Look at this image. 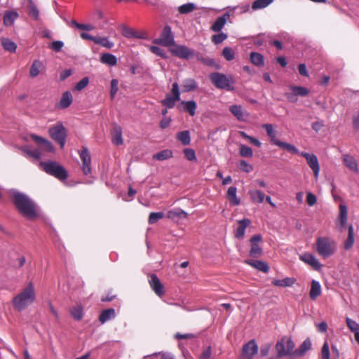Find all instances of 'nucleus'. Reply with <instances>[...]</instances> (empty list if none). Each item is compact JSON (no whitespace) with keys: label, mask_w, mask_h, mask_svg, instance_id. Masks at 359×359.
<instances>
[{"label":"nucleus","mask_w":359,"mask_h":359,"mask_svg":"<svg viewBox=\"0 0 359 359\" xmlns=\"http://www.w3.org/2000/svg\"><path fill=\"white\" fill-rule=\"evenodd\" d=\"M298 154L305 158L308 165L313 172L315 178L317 179L320 173V165L317 156L314 154H309L304 151L301 153L299 151Z\"/></svg>","instance_id":"nucleus-14"},{"label":"nucleus","mask_w":359,"mask_h":359,"mask_svg":"<svg viewBox=\"0 0 359 359\" xmlns=\"http://www.w3.org/2000/svg\"><path fill=\"white\" fill-rule=\"evenodd\" d=\"M315 249L318 255L323 258L332 257L337 251V243L327 236L318 237L316 238Z\"/></svg>","instance_id":"nucleus-3"},{"label":"nucleus","mask_w":359,"mask_h":359,"mask_svg":"<svg viewBox=\"0 0 359 359\" xmlns=\"http://www.w3.org/2000/svg\"><path fill=\"white\" fill-rule=\"evenodd\" d=\"M172 151L170 149H164L153 155L152 158L157 161H164L172 158Z\"/></svg>","instance_id":"nucleus-38"},{"label":"nucleus","mask_w":359,"mask_h":359,"mask_svg":"<svg viewBox=\"0 0 359 359\" xmlns=\"http://www.w3.org/2000/svg\"><path fill=\"white\" fill-rule=\"evenodd\" d=\"M317 202L316 196L311 192H308L306 194V203L309 206L314 205Z\"/></svg>","instance_id":"nucleus-63"},{"label":"nucleus","mask_w":359,"mask_h":359,"mask_svg":"<svg viewBox=\"0 0 359 359\" xmlns=\"http://www.w3.org/2000/svg\"><path fill=\"white\" fill-rule=\"evenodd\" d=\"M210 79L212 84L217 88L231 90L233 89L232 84L234 81L232 77H228L225 74L215 72L210 75Z\"/></svg>","instance_id":"nucleus-8"},{"label":"nucleus","mask_w":359,"mask_h":359,"mask_svg":"<svg viewBox=\"0 0 359 359\" xmlns=\"http://www.w3.org/2000/svg\"><path fill=\"white\" fill-rule=\"evenodd\" d=\"M72 100H73V98H72V95L71 93L69 91L65 92L62 94V97L60 100V103H59L60 107L62 109L67 108L68 107H69L71 105Z\"/></svg>","instance_id":"nucleus-34"},{"label":"nucleus","mask_w":359,"mask_h":359,"mask_svg":"<svg viewBox=\"0 0 359 359\" xmlns=\"http://www.w3.org/2000/svg\"><path fill=\"white\" fill-rule=\"evenodd\" d=\"M29 15L34 20H38L39 17V12L37 7L34 5L32 0H29Z\"/></svg>","instance_id":"nucleus-54"},{"label":"nucleus","mask_w":359,"mask_h":359,"mask_svg":"<svg viewBox=\"0 0 359 359\" xmlns=\"http://www.w3.org/2000/svg\"><path fill=\"white\" fill-rule=\"evenodd\" d=\"M294 343L290 337H283L276 345L277 357L282 358L286 355L293 356Z\"/></svg>","instance_id":"nucleus-7"},{"label":"nucleus","mask_w":359,"mask_h":359,"mask_svg":"<svg viewBox=\"0 0 359 359\" xmlns=\"http://www.w3.org/2000/svg\"><path fill=\"white\" fill-rule=\"evenodd\" d=\"M262 241V236L261 234H257L253 236L250 239V250L249 252L250 256L252 257H259L263 254V250L259 245L260 242Z\"/></svg>","instance_id":"nucleus-13"},{"label":"nucleus","mask_w":359,"mask_h":359,"mask_svg":"<svg viewBox=\"0 0 359 359\" xmlns=\"http://www.w3.org/2000/svg\"><path fill=\"white\" fill-rule=\"evenodd\" d=\"M154 43L170 47L175 43L174 36L170 26H165L159 38L153 41Z\"/></svg>","instance_id":"nucleus-9"},{"label":"nucleus","mask_w":359,"mask_h":359,"mask_svg":"<svg viewBox=\"0 0 359 359\" xmlns=\"http://www.w3.org/2000/svg\"><path fill=\"white\" fill-rule=\"evenodd\" d=\"M72 316L76 320H81L83 317V310L81 306H76L70 309Z\"/></svg>","instance_id":"nucleus-52"},{"label":"nucleus","mask_w":359,"mask_h":359,"mask_svg":"<svg viewBox=\"0 0 359 359\" xmlns=\"http://www.w3.org/2000/svg\"><path fill=\"white\" fill-rule=\"evenodd\" d=\"M48 134L53 140L60 144L61 149L64 148L67 133L62 122H57L50 127Z\"/></svg>","instance_id":"nucleus-6"},{"label":"nucleus","mask_w":359,"mask_h":359,"mask_svg":"<svg viewBox=\"0 0 359 359\" xmlns=\"http://www.w3.org/2000/svg\"><path fill=\"white\" fill-rule=\"evenodd\" d=\"M237 188L231 186L229 187L226 193V198L232 205H238L241 203V199L237 196Z\"/></svg>","instance_id":"nucleus-25"},{"label":"nucleus","mask_w":359,"mask_h":359,"mask_svg":"<svg viewBox=\"0 0 359 359\" xmlns=\"http://www.w3.org/2000/svg\"><path fill=\"white\" fill-rule=\"evenodd\" d=\"M239 154L244 158H251L253 156L252 149L245 144H240Z\"/></svg>","instance_id":"nucleus-47"},{"label":"nucleus","mask_w":359,"mask_h":359,"mask_svg":"<svg viewBox=\"0 0 359 359\" xmlns=\"http://www.w3.org/2000/svg\"><path fill=\"white\" fill-rule=\"evenodd\" d=\"M295 281L294 278L287 277L281 280H273L272 284L275 286L285 287L292 286Z\"/></svg>","instance_id":"nucleus-35"},{"label":"nucleus","mask_w":359,"mask_h":359,"mask_svg":"<svg viewBox=\"0 0 359 359\" xmlns=\"http://www.w3.org/2000/svg\"><path fill=\"white\" fill-rule=\"evenodd\" d=\"M100 62L109 66H115L117 64V58L113 54L103 53L100 56Z\"/></svg>","instance_id":"nucleus-32"},{"label":"nucleus","mask_w":359,"mask_h":359,"mask_svg":"<svg viewBox=\"0 0 359 359\" xmlns=\"http://www.w3.org/2000/svg\"><path fill=\"white\" fill-rule=\"evenodd\" d=\"M163 217L164 213L163 212H151L149 216L148 222L149 224H154Z\"/></svg>","instance_id":"nucleus-51"},{"label":"nucleus","mask_w":359,"mask_h":359,"mask_svg":"<svg viewBox=\"0 0 359 359\" xmlns=\"http://www.w3.org/2000/svg\"><path fill=\"white\" fill-rule=\"evenodd\" d=\"M32 139L34 140L39 146L46 151L53 152L54 147L53 144L48 140L38 136L36 135H32Z\"/></svg>","instance_id":"nucleus-21"},{"label":"nucleus","mask_w":359,"mask_h":359,"mask_svg":"<svg viewBox=\"0 0 359 359\" xmlns=\"http://www.w3.org/2000/svg\"><path fill=\"white\" fill-rule=\"evenodd\" d=\"M258 352V346L255 339H251L243 346L240 359H252Z\"/></svg>","instance_id":"nucleus-11"},{"label":"nucleus","mask_w":359,"mask_h":359,"mask_svg":"<svg viewBox=\"0 0 359 359\" xmlns=\"http://www.w3.org/2000/svg\"><path fill=\"white\" fill-rule=\"evenodd\" d=\"M111 88H110V97L114 99L118 90V81L117 79H112L111 81Z\"/></svg>","instance_id":"nucleus-60"},{"label":"nucleus","mask_w":359,"mask_h":359,"mask_svg":"<svg viewBox=\"0 0 359 359\" xmlns=\"http://www.w3.org/2000/svg\"><path fill=\"white\" fill-rule=\"evenodd\" d=\"M230 16V13L226 12L222 15L218 17L215 22L211 25L210 29L215 32H219L226 25L227 20H229Z\"/></svg>","instance_id":"nucleus-19"},{"label":"nucleus","mask_w":359,"mask_h":359,"mask_svg":"<svg viewBox=\"0 0 359 359\" xmlns=\"http://www.w3.org/2000/svg\"><path fill=\"white\" fill-rule=\"evenodd\" d=\"M63 46H64V43L62 41H53L50 44V48L55 52H60L61 50V49L62 48Z\"/></svg>","instance_id":"nucleus-64"},{"label":"nucleus","mask_w":359,"mask_h":359,"mask_svg":"<svg viewBox=\"0 0 359 359\" xmlns=\"http://www.w3.org/2000/svg\"><path fill=\"white\" fill-rule=\"evenodd\" d=\"M88 77H84L76 84L74 90L76 91H81L84 89L88 85Z\"/></svg>","instance_id":"nucleus-57"},{"label":"nucleus","mask_w":359,"mask_h":359,"mask_svg":"<svg viewBox=\"0 0 359 359\" xmlns=\"http://www.w3.org/2000/svg\"><path fill=\"white\" fill-rule=\"evenodd\" d=\"M354 230L352 224L348 226V238L344 242V248L346 250L351 249L354 244Z\"/></svg>","instance_id":"nucleus-40"},{"label":"nucleus","mask_w":359,"mask_h":359,"mask_svg":"<svg viewBox=\"0 0 359 359\" xmlns=\"http://www.w3.org/2000/svg\"><path fill=\"white\" fill-rule=\"evenodd\" d=\"M222 55L227 61H231L235 57V53L230 47L224 48Z\"/></svg>","instance_id":"nucleus-55"},{"label":"nucleus","mask_w":359,"mask_h":359,"mask_svg":"<svg viewBox=\"0 0 359 359\" xmlns=\"http://www.w3.org/2000/svg\"><path fill=\"white\" fill-rule=\"evenodd\" d=\"M171 93L172 95L167 94L165 99L161 101V104L167 108H173L176 102L180 100V93L177 83H172Z\"/></svg>","instance_id":"nucleus-10"},{"label":"nucleus","mask_w":359,"mask_h":359,"mask_svg":"<svg viewBox=\"0 0 359 359\" xmlns=\"http://www.w3.org/2000/svg\"><path fill=\"white\" fill-rule=\"evenodd\" d=\"M341 161L344 165L351 171L358 173V165L356 159L351 154H343L341 155Z\"/></svg>","instance_id":"nucleus-16"},{"label":"nucleus","mask_w":359,"mask_h":359,"mask_svg":"<svg viewBox=\"0 0 359 359\" xmlns=\"http://www.w3.org/2000/svg\"><path fill=\"white\" fill-rule=\"evenodd\" d=\"M346 322L351 331L354 332L355 333L359 331V324L356 321L347 317L346 318Z\"/></svg>","instance_id":"nucleus-56"},{"label":"nucleus","mask_w":359,"mask_h":359,"mask_svg":"<svg viewBox=\"0 0 359 359\" xmlns=\"http://www.w3.org/2000/svg\"><path fill=\"white\" fill-rule=\"evenodd\" d=\"M322 293V287L318 280H312L311 283V289L309 291V297L311 300H316Z\"/></svg>","instance_id":"nucleus-24"},{"label":"nucleus","mask_w":359,"mask_h":359,"mask_svg":"<svg viewBox=\"0 0 359 359\" xmlns=\"http://www.w3.org/2000/svg\"><path fill=\"white\" fill-rule=\"evenodd\" d=\"M95 43L109 49L113 48L114 46V43L109 40L107 37H97Z\"/></svg>","instance_id":"nucleus-49"},{"label":"nucleus","mask_w":359,"mask_h":359,"mask_svg":"<svg viewBox=\"0 0 359 359\" xmlns=\"http://www.w3.org/2000/svg\"><path fill=\"white\" fill-rule=\"evenodd\" d=\"M181 104L184 106V111H187L191 116H194L195 115L197 107L195 101H182Z\"/></svg>","instance_id":"nucleus-36"},{"label":"nucleus","mask_w":359,"mask_h":359,"mask_svg":"<svg viewBox=\"0 0 359 359\" xmlns=\"http://www.w3.org/2000/svg\"><path fill=\"white\" fill-rule=\"evenodd\" d=\"M115 310L114 309H108L104 310L99 317V320L102 324L115 318Z\"/></svg>","instance_id":"nucleus-33"},{"label":"nucleus","mask_w":359,"mask_h":359,"mask_svg":"<svg viewBox=\"0 0 359 359\" xmlns=\"http://www.w3.org/2000/svg\"><path fill=\"white\" fill-rule=\"evenodd\" d=\"M238 226L234 231V236L238 239H243L245 236L246 229L251 224V221L244 218L237 221Z\"/></svg>","instance_id":"nucleus-18"},{"label":"nucleus","mask_w":359,"mask_h":359,"mask_svg":"<svg viewBox=\"0 0 359 359\" xmlns=\"http://www.w3.org/2000/svg\"><path fill=\"white\" fill-rule=\"evenodd\" d=\"M197 87L196 81L193 79H187L183 81L182 88L185 92L194 90Z\"/></svg>","instance_id":"nucleus-42"},{"label":"nucleus","mask_w":359,"mask_h":359,"mask_svg":"<svg viewBox=\"0 0 359 359\" xmlns=\"http://www.w3.org/2000/svg\"><path fill=\"white\" fill-rule=\"evenodd\" d=\"M228 37L227 34L224 32H220L217 34H214L211 37V41L213 43L217 45L222 43L225 41Z\"/></svg>","instance_id":"nucleus-53"},{"label":"nucleus","mask_w":359,"mask_h":359,"mask_svg":"<svg viewBox=\"0 0 359 359\" xmlns=\"http://www.w3.org/2000/svg\"><path fill=\"white\" fill-rule=\"evenodd\" d=\"M40 167L47 174L54 176L60 180H65L68 177L65 168L55 161L41 162Z\"/></svg>","instance_id":"nucleus-4"},{"label":"nucleus","mask_w":359,"mask_h":359,"mask_svg":"<svg viewBox=\"0 0 359 359\" xmlns=\"http://www.w3.org/2000/svg\"><path fill=\"white\" fill-rule=\"evenodd\" d=\"M36 300V292L34 283L29 282L13 299V306L18 311H22L32 305Z\"/></svg>","instance_id":"nucleus-2"},{"label":"nucleus","mask_w":359,"mask_h":359,"mask_svg":"<svg viewBox=\"0 0 359 359\" xmlns=\"http://www.w3.org/2000/svg\"><path fill=\"white\" fill-rule=\"evenodd\" d=\"M229 111L238 121H245V116H248L247 112L243 111L241 105H231L229 107Z\"/></svg>","instance_id":"nucleus-26"},{"label":"nucleus","mask_w":359,"mask_h":359,"mask_svg":"<svg viewBox=\"0 0 359 359\" xmlns=\"http://www.w3.org/2000/svg\"><path fill=\"white\" fill-rule=\"evenodd\" d=\"M196 8V6L193 3H188L180 6L178 8V11L181 14H187L194 11Z\"/></svg>","instance_id":"nucleus-46"},{"label":"nucleus","mask_w":359,"mask_h":359,"mask_svg":"<svg viewBox=\"0 0 359 359\" xmlns=\"http://www.w3.org/2000/svg\"><path fill=\"white\" fill-rule=\"evenodd\" d=\"M112 142L116 145H121L123 142L122 138V129L121 127L117 124H115L112 130Z\"/></svg>","instance_id":"nucleus-27"},{"label":"nucleus","mask_w":359,"mask_h":359,"mask_svg":"<svg viewBox=\"0 0 359 359\" xmlns=\"http://www.w3.org/2000/svg\"><path fill=\"white\" fill-rule=\"evenodd\" d=\"M149 283L150 287L152 290L157 294L158 297H161L163 296L165 291L163 289V285L161 283L160 279L156 274H151L150 278L149 280Z\"/></svg>","instance_id":"nucleus-17"},{"label":"nucleus","mask_w":359,"mask_h":359,"mask_svg":"<svg viewBox=\"0 0 359 359\" xmlns=\"http://www.w3.org/2000/svg\"><path fill=\"white\" fill-rule=\"evenodd\" d=\"M262 128L266 130L267 135L270 138L271 142L280 148L286 149L292 154H298L299 150L294 145L282 142L276 138V132L273 130L272 124L265 123L262 125Z\"/></svg>","instance_id":"nucleus-5"},{"label":"nucleus","mask_w":359,"mask_h":359,"mask_svg":"<svg viewBox=\"0 0 359 359\" xmlns=\"http://www.w3.org/2000/svg\"><path fill=\"white\" fill-rule=\"evenodd\" d=\"M251 201L255 203H262L265 199V195L259 190L252 189L248 192Z\"/></svg>","instance_id":"nucleus-30"},{"label":"nucleus","mask_w":359,"mask_h":359,"mask_svg":"<svg viewBox=\"0 0 359 359\" xmlns=\"http://www.w3.org/2000/svg\"><path fill=\"white\" fill-rule=\"evenodd\" d=\"M339 212L338 219L342 227H345L347 223L348 210L345 203H341L339 206Z\"/></svg>","instance_id":"nucleus-28"},{"label":"nucleus","mask_w":359,"mask_h":359,"mask_svg":"<svg viewBox=\"0 0 359 359\" xmlns=\"http://www.w3.org/2000/svg\"><path fill=\"white\" fill-rule=\"evenodd\" d=\"M9 194L16 208L24 217L33 219L37 216L36 205L27 196L16 190H11Z\"/></svg>","instance_id":"nucleus-1"},{"label":"nucleus","mask_w":359,"mask_h":359,"mask_svg":"<svg viewBox=\"0 0 359 359\" xmlns=\"http://www.w3.org/2000/svg\"><path fill=\"white\" fill-rule=\"evenodd\" d=\"M79 156L82 161V171L85 175L91 173V157L89 151L87 148L83 147L79 151Z\"/></svg>","instance_id":"nucleus-15"},{"label":"nucleus","mask_w":359,"mask_h":359,"mask_svg":"<svg viewBox=\"0 0 359 359\" xmlns=\"http://www.w3.org/2000/svg\"><path fill=\"white\" fill-rule=\"evenodd\" d=\"M273 0H255L252 5L254 11L262 9L269 6Z\"/></svg>","instance_id":"nucleus-45"},{"label":"nucleus","mask_w":359,"mask_h":359,"mask_svg":"<svg viewBox=\"0 0 359 359\" xmlns=\"http://www.w3.org/2000/svg\"><path fill=\"white\" fill-rule=\"evenodd\" d=\"M184 154L186 158L189 161H196V156L195 151L191 148H186L184 149Z\"/></svg>","instance_id":"nucleus-58"},{"label":"nucleus","mask_w":359,"mask_h":359,"mask_svg":"<svg viewBox=\"0 0 359 359\" xmlns=\"http://www.w3.org/2000/svg\"><path fill=\"white\" fill-rule=\"evenodd\" d=\"M311 348V342L310 340H305L301 346L294 351L293 356H303Z\"/></svg>","instance_id":"nucleus-31"},{"label":"nucleus","mask_w":359,"mask_h":359,"mask_svg":"<svg viewBox=\"0 0 359 359\" xmlns=\"http://www.w3.org/2000/svg\"><path fill=\"white\" fill-rule=\"evenodd\" d=\"M187 216L188 214L179 208L170 210L167 212V217L170 219L187 218Z\"/></svg>","instance_id":"nucleus-29"},{"label":"nucleus","mask_w":359,"mask_h":359,"mask_svg":"<svg viewBox=\"0 0 359 359\" xmlns=\"http://www.w3.org/2000/svg\"><path fill=\"white\" fill-rule=\"evenodd\" d=\"M245 263L264 273H267L269 271L268 264L261 260L246 259Z\"/></svg>","instance_id":"nucleus-23"},{"label":"nucleus","mask_w":359,"mask_h":359,"mask_svg":"<svg viewBox=\"0 0 359 359\" xmlns=\"http://www.w3.org/2000/svg\"><path fill=\"white\" fill-rule=\"evenodd\" d=\"M250 61L257 67H263L264 65L263 55L257 52H252L250 53Z\"/></svg>","instance_id":"nucleus-41"},{"label":"nucleus","mask_w":359,"mask_h":359,"mask_svg":"<svg viewBox=\"0 0 359 359\" xmlns=\"http://www.w3.org/2000/svg\"><path fill=\"white\" fill-rule=\"evenodd\" d=\"M299 258L304 263L311 266L315 270L318 271L322 267V264L318 259L311 253H304Z\"/></svg>","instance_id":"nucleus-20"},{"label":"nucleus","mask_w":359,"mask_h":359,"mask_svg":"<svg viewBox=\"0 0 359 359\" xmlns=\"http://www.w3.org/2000/svg\"><path fill=\"white\" fill-rule=\"evenodd\" d=\"M238 133L242 137H243L245 140H248L251 144H254L255 146L257 147H262V143L258 139L248 135L244 131H239Z\"/></svg>","instance_id":"nucleus-50"},{"label":"nucleus","mask_w":359,"mask_h":359,"mask_svg":"<svg viewBox=\"0 0 359 359\" xmlns=\"http://www.w3.org/2000/svg\"><path fill=\"white\" fill-rule=\"evenodd\" d=\"M18 14L15 11H8L4 16V24L6 26H11L13 24L14 21L18 18Z\"/></svg>","instance_id":"nucleus-39"},{"label":"nucleus","mask_w":359,"mask_h":359,"mask_svg":"<svg viewBox=\"0 0 359 359\" xmlns=\"http://www.w3.org/2000/svg\"><path fill=\"white\" fill-rule=\"evenodd\" d=\"M320 356L321 359H330L329 344L327 341H325L323 345Z\"/></svg>","instance_id":"nucleus-59"},{"label":"nucleus","mask_w":359,"mask_h":359,"mask_svg":"<svg viewBox=\"0 0 359 359\" xmlns=\"http://www.w3.org/2000/svg\"><path fill=\"white\" fill-rule=\"evenodd\" d=\"M122 35L128 39H144V36L143 33H140L137 30L128 27L126 26H122L121 27Z\"/></svg>","instance_id":"nucleus-22"},{"label":"nucleus","mask_w":359,"mask_h":359,"mask_svg":"<svg viewBox=\"0 0 359 359\" xmlns=\"http://www.w3.org/2000/svg\"><path fill=\"white\" fill-rule=\"evenodd\" d=\"M177 138L183 145H189L190 144L191 137L189 131L188 130L178 133L177 134Z\"/></svg>","instance_id":"nucleus-43"},{"label":"nucleus","mask_w":359,"mask_h":359,"mask_svg":"<svg viewBox=\"0 0 359 359\" xmlns=\"http://www.w3.org/2000/svg\"><path fill=\"white\" fill-rule=\"evenodd\" d=\"M1 45L6 50L11 53L15 52L17 48L16 44L8 38H3L1 39Z\"/></svg>","instance_id":"nucleus-44"},{"label":"nucleus","mask_w":359,"mask_h":359,"mask_svg":"<svg viewBox=\"0 0 359 359\" xmlns=\"http://www.w3.org/2000/svg\"><path fill=\"white\" fill-rule=\"evenodd\" d=\"M149 48L151 50V52L153 53L154 54H155L158 56H160L162 58H166V55H165L164 51L161 48H159L158 46H150L149 47Z\"/></svg>","instance_id":"nucleus-62"},{"label":"nucleus","mask_w":359,"mask_h":359,"mask_svg":"<svg viewBox=\"0 0 359 359\" xmlns=\"http://www.w3.org/2000/svg\"><path fill=\"white\" fill-rule=\"evenodd\" d=\"M171 53L182 59H189L194 55V51L186 46L173 44L170 48Z\"/></svg>","instance_id":"nucleus-12"},{"label":"nucleus","mask_w":359,"mask_h":359,"mask_svg":"<svg viewBox=\"0 0 359 359\" xmlns=\"http://www.w3.org/2000/svg\"><path fill=\"white\" fill-rule=\"evenodd\" d=\"M43 68V64L41 61L36 60L33 62L29 71V75L32 78L37 76Z\"/></svg>","instance_id":"nucleus-37"},{"label":"nucleus","mask_w":359,"mask_h":359,"mask_svg":"<svg viewBox=\"0 0 359 359\" xmlns=\"http://www.w3.org/2000/svg\"><path fill=\"white\" fill-rule=\"evenodd\" d=\"M291 90L295 96H306L309 93V90L302 86H292Z\"/></svg>","instance_id":"nucleus-48"},{"label":"nucleus","mask_w":359,"mask_h":359,"mask_svg":"<svg viewBox=\"0 0 359 359\" xmlns=\"http://www.w3.org/2000/svg\"><path fill=\"white\" fill-rule=\"evenodd\" d=\"M239 168L247 173L252 172L253 170V166L244 160H241L239 162Z\"/></svg>","instance_id":"nucleus-61"}]
</instances>
